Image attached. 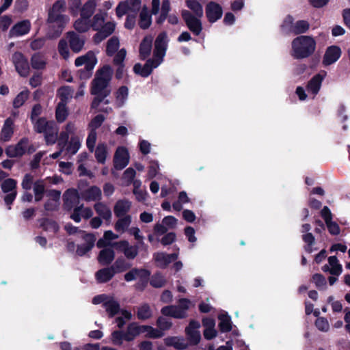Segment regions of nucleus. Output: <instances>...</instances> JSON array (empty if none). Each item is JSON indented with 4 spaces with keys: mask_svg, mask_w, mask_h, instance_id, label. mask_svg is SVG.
<instances>
[{
    "mask_svg": "<svg viewBox=\"0 0 350 350\" xmlns=\"http://www.w3.org/2000/svg\"><path fill=\"white\" fill-rule=\"evenodd\" d=\"M112 69L109 65H105L96 72L95 77L92 81L91 94L94 98L91 103V108L96 109L100 103L105 105L109 103L105 98L111 94V89L108 88L112 77Z\"/></svg>",
    "mask_w": 350,
    "mask_h": 350,
    "instance_id": "obj_1",
    "label": "nucleus"
},
{
    "mask_svg": "<svg viewBox=\"0 0 350 350\" xmlns=\"http://www.w3.org/2000/svg\"><path fill=\"white\" fill-rule=\"evenodd\" d=\"M317 42L309 36H299L292 41V55L296 59L310 57L315 51Z\"/></svg>",
    "mask_w": 350,
    "mask_h": 350,
    "instance_id": "obj_2",
    "label": "nucleus"
},
{
    "mask_svg": "<svg viewBox=\"0 0 350 350\" xmlns=\"http://www.w3.org/2000/svg\"><path fill=\"white\" fill-rule=\"evenodd\" d=\"M72 52L79 53L84 45V40L81 39L79 35L73 31L66 33V38H62L58 43V51L59 55L64 59H68L70 57V52L68 46Z\"/></svg>",
    "mask_w": 350,
    "mask_h": 350,
    "instance_id": "obj_3",
    "label": "nucleus"
},
{
    "mask_svg": "<svg viewBox=\"0 0 350 350\" xmlns=\"http://www.w3.org/2000/svg\"><path fill=\"white\" fill-rule=\"evenodd\" d=\"M150 276L151 272L150 270L135 267L126 273L124 278L126 282H131L137 278L138 282L135 285V288L137 291H144L150 282Z\"/></svg>",
    "mask_w": 350,
    "mask_h": 350,
    "instance_id": "obj_4",
    "label": "nucleus"
},
{
    "mask_svg": "<svg viewBox=\"0 0 350 350\" xmlns=\"http://www.w3.org/2000/svg\"><path fill=\"white\" fill-rule=\"evenodd\" d=\"M181 16L186 26L193 35L198 36L201 33L203 27L200 18L194 16L187 10H183L181 11Z\"/></svg>",
    "mask_w": 350,
    "mask_h": 350,
    "instance_id": "obj_5",
    "label": "nucleus"
},
{
    "mask_svg": "<svg viewBox=\"0 0 350 350\" xmlns=\"http://www.w3.org/2000/svg\"><path fill=\"white\" fill-rule=\"evenodd\" d=\"M167 33L165 31L161 32L154 41V49L153 51V59L157 62H159L161 64L163 61L164 56L165 55L167 43Z\"/></svg>",
    "mask_w": 350,
    "mask_h": 350,
    "instance_id": "obj_6",
    "label": "nucleus"
},
{
    "mask_svg": "<svg viewBox=\"0 0 350 350\" xmlns=\"http://www.w3.org/2000/svg\"><path fill=\"white\" fill-rule=\"evenodd\" d=\"M112 246L115 249L122 254L128 260H134L139 253V247L137 245H131L129 242L126 240H121L114 242Z\"/></svg>",
    "mask_w": 350,
    "mask_h": 350,
    "instance_id": "obj_7",
    "label": "nucleus"
},
{
    "mask_svg": "<svg viewBox=\"0 0 350 350\" xmlns=\"http://www.w3.org/2000/svg\"><path fill=\"white\" fill-rule=\"evenodd\" d=\"M79 193L75 189H67L63 195V208L66 211H71L77 206H79Z\"/></svg>",
    "mask_w": 350,
    "mask_h": 350,
    "instance_id": "obj_8",
    "label": "nucleus"
},
{
    "mask_svg": "<svg viewBox=\"0 0 350 350\" xmlns=\"http://www.w3.org/2000/svg\"><path fill=\"white\" fill-rule=\"evenodd\" d=\"M129 153L126 148L119 146L113 156V167L116 170H123L129 163Z\"/></svg>",
    "mask_w": 350,
    "mask_h": 350,
    "instance_id": "obj_9",
    "label": "nucleus"
},
{
    "mask_svg": "<svg viewBox=\"0 0 350 350\" xmlns=\"http://www.w3.org/2000/svg\"><path fill=\"white\" fill-rule=\"evenodd\" d=\"M12 62L16 72L20 76L26 77L29 73V65L27 59L21 52H15L12 55Z\"/></svg>",
    "mask_w": 350,
    "mask_h": 350,
    "instance_id": "obj_10",
    "label": "nucleus"
},
{
    "mask_svg": "<svg viewBox=\"0 0 350 350\" xmlns=\"http://www.w3.org/2000/svg\"><path fill=\"white\" fill-rule=\"evenodd\" d=\"M159 65V62L149 58L146 59L144 66L140 63H136L133 66V72L142 77L146 78L152 74L153 69L157 68Z\"/></svg>",
    "mask_w": 350,
    "mask_h": 350,
    "instance_id": "obj_11",
    "label": "nucleus"
},
{
    "mask_svg": "<svg viewBox=\"0 0 350 350\" xmlns=\"http://www.w3.org/2000/svg\"><path fill=\"white\" fill-rule=\"evenodd\" d=\"M29 144L27 137L21 138L15 146H8L5 148V154L8 157H20L26 153L27 146Z\"/></svg>",
    "mask_w": 350,
    "mask_h": 350,
    "instance_id": "obj_12",
    "label": "nucleus"
},
{
    "mask_svg": "<svg viewBox=\"0 0 350 350\" xmlns=\"http://www.w3.org/2000/svg\"><path fill=\"white\" fill-rule=\"evenodd\" d=\"M205 12L208 21L214 23L221 18L223 10L219 3L210 1L206 5Z\"/></svg>",
    "mask_w": 350,
    "mask_h": 350,
    "instance_id": "obj_13",
    "label": "nucleus"
},
{
    "mask_svg": "<svg viewBox=\"0 0 350 350\" xmlns=\"http://www.w3.org/2000/svg\"><path fill=\"white\" fill-rule=\"evenodd\" d=\"M47 22L49 23H55L57 25L59 29L57 31L56 36H59L64 28L65 25L68 22V17L59 12H53L51 9H49Z\"/></svg>",
    "mask_w": 350,
    "mask_h": 350,
    "instance_id": "obj_14",
    "label": "nucleus"
},
{
    "mask_svg": "<svg viewBox=\"0 0 350 350\" xmlns=\"http://www.w3.org/2000/svg\"><path fill=\"white\" fill-rule=\"evenodd\" d=\"M341 53V49L338 46L332 45L328 46L323 57V64L327 66L335 63L340 57Z\"/></svg>",
    "mask_w": 350,
    "mask_h": 350,
    "instance_id": "obj_15",
    "label": "nucleus"
},
{
    "mask_svg": "<svg viewBox=\"0 0 350 350\" xmlns=\"http://www.w3.org/2000/svg\"><path fill=\"white\" fill-rule=\"evenodd\" d=\"M31 29V23L28 20H23L16 23L10 30L9 36L18 37L28 33Z\"/></svg>",
    "mask_w": 350,
    "mask_h": 350,
    "instance_id": "obj_16",
    "label": "nucleus"
},
{
    "mask_svg": "<svg viewBox=\"0 0 350 350\" xmlns=\"http://www.w3.org/2000/svg\"><path fill=\"white\" fill-rule=\"evenodd\" d=\"M153 38L146 36L141 41L139 46V57L141 60L148 59L151 54Z\"/></svg>",
    "mask_w": 350,
    "mask_h": 350,
    "instance_id": "obj_17",
    "label": "nucleus"
},
{
    "mask_svg": "<svg viewBox=\"0 0 350 350\" xmlns=\"http://www.w3.org/2000/svg\"><path fill=\"white\" fill-rule=\"evenodd\" d=\"M74 27L76 31L80 33L88 31V1L83 5L81 18L75 22Z\"/></svg>",
    "mask_w": 350,
    "mask_h": 350,
    "instance_id": "obj_18",
    "label": "nucleus"
},
{
    "mask_svg": "<svg viewBox=\"0 0 350 350\" xmlns=\"http://www.w3.org/2000/svg\"><path fill=\"white\" fill-rule=\"evenodd\" d=\"M323 79V76L319 73L314 75L307 83V91L309 93L312 94L314 96L318 94L321 88Z\"/></svg>",
    "mask_w": 350,
    "mask_h": 350,
    "instance_id": "obj_19",
    "label": "nucleus"
},
{
    "mask_svg": "<svg viewBox=\"0 0 350 350\" xmlns=\"http://www.w3.org/2000/svg\"><path fill=\"white\" fill-rule=\"evenodd\" d=\"M14 120L9 117L3 124L1 131L0 139L3 142H8L14 134Z\"/></svg>",
    "mask_w": 350,
    "mask_h": 350,
    "instance_id": "obj_20",
    "label": "nucleus"
},
{
    "mask_svg": "<svg viewBox=\"0 0 350 350\" xmlns=\"http://www.w3.org/2000/svg\"><path fill=\"white\" fill-rule=\"evenodd\" d=\"M115 252L112 248H104L101 250L98 256V262L103 266H108L113 261Z\"/></svg>",
    "mask_w": 350,
    "mask_h": 350,
    "instance_id": "obj_21",
    "label": "nucleus"
},
{
    "mask_svg": "<svg viewBox=\"0 0 350 350\" xmlns=\"http://www.w3.org/2000/svg\"><path fill=\"white\" fill-rule=\"evenodd\" d=\"M114 275L115 273L110 266L98 270L95 273V278L98 283L103 284L110 281Z\"/></svg>",
    "mask_w": 350,
    "mask_h": 350,
    "instance_id": "obj_22",
    "label": "nucleus"
},
{
    "mask_svg": "<svg viewBox=\"0 0 350 350\" xmlns=\"http://www.w3.org/2000/svg\"><path fill=\"white\" fill-rule=\"evenodd\" d=\"M146 325H138L137 323H131L127 326V342L133 341L135 338L141 334L145 333Z\"/></svg>",
    "mask_w": 350,
    "mask_h": 350,
    "instance_id": "obj_23",
    "label": "nucleus"
},
{
    "mask_svg": "<svg viewBox=\"0 0 350 350\" xmlns=\"http://www.w3.org/2000/svg\"><path fill=\"white\" fill-rule=\"evenodd\" d=\"M131 202L128 200H119L113 207L114 215L117 217H122L129 211Z\"/></svg>",
    "mask_w": 350,
    "mask_h": 350,
    "instance_id": "obj_24",
    "label": "nucleus"
},
{
    "mask_svg": "<svg viewBox=\"0 0 350 350\" xmlns=\"http://www.w3.org/2000/svg\"><path fill=\"white\" fill-rule=\"evenodd\" d=\"M103 308L107 312L109 318L114 317L120 312V304L112 296L109 297L107 301L104 303Z\"/></svg>",
    "mask_w": 350,
    "mask_h": 350,
    "instance_id": "obj_25",
    "label": "nucleus"
},
{
    "mask_svg": "<svg viewBox=\"0 0 350 350\" xmlns=\"http://www.w3.org/2000/svg\"><path fill=\"white\" fill-rule=\"evenodd\" d=\"M218 327L221 332L227 333L232 330V322L230 316L227 313H221L218 315Z\"/></svg>",
    "mask_w": 350,
    "mask_h": 350,
    "instance_id": "obj_26",
    "label": "nucleus"
},
{
    "mask_svg": "<svg viewBox=\"0 0 350 350\" xmlns=\"http://www.w3.org/2000/svg\"><path fill=\"white\" fill-rule=\"evenodd\" d=\"M132 267V264L127 262L123 257H118L116 258L115 262L111 265L112 270L115 275L116 273H123Z\"/></svg>",
    "mask_w": 350,
    "mask_h": 350,
    "instance_id": "obj_27",
    "label": "nucleus"
},
{
    "mask_svg": "<svg viewBox=\"0 0 350 350\" xmlns=\"http://www.w3.org/2000/svg\"><path fill=\"white\" fill-rule=\"evenodd\" d=\"M74 89L68 85L62 86L57 89V96L60 99L59 103L68 104L72 98Z\"/></svg>",
    "mask_w": 350,
    "mask_h": 350,
    "instance_id": "obj_28",
    "label": "nucleus"
},
{
    "mask_svg": "<svg viewBox=\"0 0 350 350\" xmlns=\"http://www.w3.org/2000/svg\"><path fill=\"white\" fill-rule=\"evenodd\" d=\"M33 129L37 133H44L49 127L54 126V122L52 121H47L45 118H39L36 119L33 122Z\"/></svg>",
    "mask_w": 350,
    "mask_h": 350,
    "instance_id": "obj_29",
    "label": "nucleus"
},
{
    "mask_svg": "<svg viewBox=\"0 0 350 350\" xmlns=\"http://www.w3.org/2000/svg\"><path fill=\"white\" fill-rule=\"evenodd\" d=\"M108 154L107 146L105 143H98L95 148L94 156L96 161L105 164Z\"/></svg>",
    "mask_w": 350,
    "mask_h": 350,
    "instance_id": "obj_30",
    "label": "nucleus"
},
{
    "mask_svg": "<svg viewBox=\"0 0 350 350\" xmlns=\"http://www.w3.org/2000/svg\"><path fill=\"white\" fill-rule=\"evenodd\" d=\"M76 66L84 65V68L78 70V75L81 80L88 79V53L77 57L75 61Z\"/></svg>",
    "mask_w": 350,
    "mask_h": 350,
    "instance_id": "obj_31",
    "label": "nucleus"
},
{
    "mask_svg": "<svg viewBox=\"0 0 350 350\" xmlns=\"http://www.w3.org/2000/svg\"><path fill=\"white\" fill-rule=\"evenodd\" d=\"M151 22V14L149 13L148 8L144 6L139 14V26L142 29H146L150 27Z\"/></svg>",
    "mask_w": 350,
    "mask_h": 350,
    "instance_id": "obj_32",
    "label": "nucleus"
},
{
    "mask_svg": "<svg viewBox=\"0 0 350 350\" xmlns=\"http://www.w3.org/2000/svg\"><path fill=\"white\" fill-rule=\"evenodd\" d=\"M46 62L44 57L40 53H34L31 57V66L35 70H44Z\"/></svg>",
    "mask_w": 350,
    "mask_h": 350,
    "instance_id": "obj_33",
    "label": "nucleus"
},
{
    "mask_svg": "<svg viewBox=\"0 0 350 350\" xmlns=\"http://www.w3.org/2000/svg\"><path fill=\"white\" fill-rule=\"evenodd\" d=\"M40 226L44 231L52 232L54 234L57 233L59 230L58 224L49 218H43L40 221Z\"/></svg>",
    "mask_w": 350,
    "mask_h": 350,
    "instance_id": "obj_34",
    "label": "nucleus"
},
{
    "mask_svg": "<svg viewBox=\"0 0 350 350\" xmlns=\"http://www.w3.org/2000/svg\"><path fill=\"white\" fill-rule=\"evenodd\" d=\"M120 46L119 39L116 36H113L109 38L107 42L106 54L109 57L113 56L118 50Z\"/></svg>",
    "mask_w": 350,
    "mask_h": 350,
    "instance_id": "obj_35",
    "label": "nucleus"
},
{
    "mask_svg": "<svg viewBox=\"0 0 350 350\" xmlns=\"http://www.w3.org/2000/svg\"><path fill=\"white\" fill-rule=\"evenodd\" d=\"M153 258L157 267L161 269H165L170 264V260H169L167 254L163 252L154 253Z\"/></svg>",
    "mask_w": 350,
    "mask_h": 350,
    "instance_id": "obj_36",
    "label": "nucleus"
},
{
    "mask_svg": "<svg viewBox=\"0 0 350 350\" xmlns=\"http://www.w3.org/2000/svg\"><path fill=\"white\" fill-rule=\"evenodd\" d=\"M310 29V23L306 20H299L295 23L292 33L294 35H300L306 33Z\"/></svg>",
    "mask_w": 350,
    "mask_h": 350,
    "instance_id": "obj_37",
    "label": "nucleus"
},
{
    "mask_svg": "<svg viewBox=\"0 0 350 350\" xmlns=\"http://www.w3.org/2000/svg\"><path fill=\"white\" fill-rule=\"evenodd\" d=\"M81 217L88 219V208H84L83 204L73 208V213L70 215V218L75 222H79Z\"/></svg>",
    "mask_w": 350,
    "mask_h": 350,
    "instance_id": "obj_38",
    "label": "nucleus"
},
{
    "mask_svg": "<svg viewBox=\"0 0 350 350\" xmlns=\"http://www.w3.org/2000/svg\"><path fill=\"white\" fill-rule=\"evenodd\" d=\"M150 278V284L154 288H161L166 284V280L160 271H157Z\"/></svg>",
    "mask_w": 350,
    "mask_h": 350,
    "instance_id": "obj_39",
    "label": "nucleus"
},
{
    "mask_svg": "<svg viewBox=\"0 0 350 350\" xmlns=\"http://www.w3.org/2000/svg\"><path fill=\"white\" fill-rule=\"evenodd\" d=\"M185 4L193 12L194 16L198 18H201L203 16L202 5L197 0H186Z\"/></svg>",
    "mask_w": 350,
    "mask_h": 350,
    "instance_id": "obj_40",
    "label": "nucleus"
},
{
    "mask_svg": "<svg viewBox=\"0 0 350 350\" xmlns=\"http://www.w3.org/2000/svg\"><path fill=\"white\" fill-rule=\"evenodd\" d=\"M67 104L58 103L55 109V118L58 122L62 123L66 120L68 116Z\"/></svg>",
    "mask_w": 350,
    "mask_h": 350,
    "instance_id": "obj_41",
    "label": "nucleus"
},
{
    "mask_svg": "<svg viewBox=\"0 0 350 350\" xmlns=\"http://www.w3.org/2000/svg\"><path fill=\"white\" fill-rule=\"evenodd\" d=\"M72 125L70 123L67 124L66 126V131L60 133L59 137H57V146L58 148H65L66 146L68 143L69 133L71 131Z\"/></svg>",
    "mask_w": 350,
    "mask_h": 350,
    "instance_id": "obj_42",
    "label": "nucleus"
},
{
    "mask_svg": "<svg viewBox=\"0 0 350 350\" xmlns=\"http://www.w3.org/2000/svg\"><path fill=\"white\" fill-rule=\"evenodd\" d=\"M94 209L96 213L104 219L108 220L111 217V210L103 203L98 202L95 204Z\"/></svg>",
    "mask_w": 350,
    "mask_h": 350,
    "instance_id": "obj_43",
    "label": "nucleus"
},
{
    "mask_svg": "<svg viewBox=\"0 0 350 350\" xmlns=\"http://www.w3.org/2000/svg\"><path fill=\"white\" fill-rule=\"evenodd\" d=\"M16 187L17 181L15 179L11 178L5 179L1 185V190L5 193H8L12 191H17Z\"/></svg>",
    "mask_w": 350,
    "mask_h": 350,
    "instance_id": "obj_44",
    "label": "nucleus"
},
{
    "mask_svg": "<svg viewBox=\"0 0 350 350\" xmlns=\"http://www.w3.org/2000/svg\"><path fill=\"white\" fill-rule=\"evenodd\" d=\"M81 146L79 139L77 137H72L70 141L67 144L64 150L66 154H75Z\"/></svg>",
    "mask_w": 350,
    "mask_h": 350,
    "instance_id": "obj_45",
    "label": "nucleus"
},
{
    "mask_svg": "<svg viewBox=\"0 0 350 350\" xmlns=\"http://www.w3.org/2000/svg\"><path fill=\"white\" fill-rule=\"evenodd\" d=\"M45 142L47 145L54 144L57 140V130L54 126L49 127V129L44 133Z\"/></svg>",
    "mask_w": 350,
    "mask_h": 350,
    "instance_id": "obj_46",
    "label": "nucleus"
},
{
    "mask_svg": "<svg viewBox=\"0 0 350 350\" xmlns=\"http://www.w3.org/2000/svg\"><path fill=\"white\" fill-rule=\"evenodd\" d=\"M127 332L120 330H116L111 333V342L114 345L120 346L123 343V340L127 341Z\"/></svg>",
    "mask_w": 350,
    "mask_h": 350,
    "instance_id": "obj_47",
    "label": "nucleus"
},
{
    "mask_svg": "<svg viewBox=\"0 0 350 350\" xmlns=\"http://www.w3.org/2000/svg\"><path fill=\"white\" fill-rule=\"evenodd\" d=\"M137 319L142 321H145L152 317V311L150 306L148 304H144L138 308L137 312Z\"/></svg>",
    "mask_w": 350,
    "mask_h": 350,
    "instance_id": "obj_48",
    "label": "nucleus"
},
{
    "mask_svg": "<svg viewBox=\"0 0 350 350\" xmlns=\"http://www.w3.org/2000/svg\"><path fill=\"white\" fill-rule=\"evenodd\" d=\"M120 219L115 224V229L116 231H124L131 223V217L129 215H125Z\"/></svg>",
    "mask_w": 350,
    "mask_h": 350,
    "instance_id": "obj_49",
    "label": "nucleus"
},
{
    "mask_svg": "<svg viewBox=\"0 0 350 350\" xmlns=\"http://www.w3.org/2000/svg\"><path fill=\"white\" fill-rule=\"evenodd\" d=\"M105 13H98L94 16L91 22L89 19V27H92L94 30H98L104 23Z\"/></svg>",
    "mask_w": 350,
    "mask_h": 350,
    "instance_id": "obj_50",
    "label": "nucleus"
},
{
    "mask_svg": "<svg viewBox=\"0 0 350 350\" xmlns=\"http://www.w3.org/2000/svg\"><path fill=\"white\" fill-rule=\"evenodd\" d=\"M294 25V18L293 16L288 14L281 25V29L287 34L292 33Z\"/></svg>",
    "mask_w": 350,
    "mask_h": 350,
    "instance_id": "obj_51",
    "label": "nucleus"
},
{
    "mask_svg": "<svg viewBox=\"0 0 350 350\" xmlns=\"http://www.w3.org/2000/svg\"><path fill=\"white\" fill-rule=\"evenodd\" d=\"M29 97V91L28 90H24L21 92L19 94H17V96L15 97V98L13 100V107L15 109H18L21 107L23 104L25 103V101L27 100Z\"/></svg>",
    "mask_w": 350,
    "mask_h": 350,
    "instance_id": "obj_52",
    "label": "nucleus"
},
{
    "mask_svg": "<svg viewBox=\"0 0 350 350\" xmlns=\"http://www.w3.org/2000/svg\"><path fill=\"white\" fill-rule=\"evenodd\" d=\"M81 234V239L84 243L81 245H78L76 253L78 256H82L88 253V232L80 231Z\"/></svg>",
    "mask_w": 350,
    "mask_h": 350,
    "instance_id": "obj_53",
    "label": "nucleus"
},
{
    "mask_svg": "<svg viewBox=\"0 0 350 350\" xmlns=\"http://www.w3.org/2000/svg\"><path fill=\"white\" fill-rule=\"evenodd\" d=\"M68 6L70 13L72 16H77L79 13H81L83 5L81 0H69Z\"/></svg>",
    "mask_w": 350,
    "mask_h": 350,
    "instance_id": "obj_54",
    "label": "nucleus"
},
{
    "mask_svg": "<svg viewBox=\"0 0 350 350\" xmlns=\"http://www.w3.org/2000/svg\"><path fill=\"white\" fill-rule=\"evenodd\" d=\"M145 337L148 338H162L164 335V333L159 329H155L150 325H146L145 329Z\"/></svg>",
    "mask_w": 350,
    "mask_h": 350,
    "instance_id": "obj_55",
    "label": "nucleus"
},
{
    "mask_svg": "<svg viewBox=\"0 0 350 350\" xmlns=\"http://www.w3.org/2000/svg\"><path fill=\"white\" fill-rule=\"evenodd\" d=\"M185 333L190 345H197L200 342L201 340V335L198 330L185 331Z\"/></svg>",
    "mask_w": 350,
    "mask_h": 350,
    "instance_id": "obj_56",
    "label": "nucleus"
},
{
    "mask_svg": "<svg viewBox=\"0 0 350 350\" xmlns=\"http://www.w3.org/2000/svg\"><path fill=\"white\" fill-rule=\"evenodd\" d=\"M159 170V163L157 161H151L150 162V165L148 167V177L150 179H152L158 174Z\"/></svg>",
    "mask_w": 350,
    "mask_h": 350,
    "instance_id": "obj_57",
    "label": "nucleus"
},
{
    "mask_svg": "<svg viewBox=\"0 0 350 350\" xmlns=\"http://www.w3.org/2000/svg\"><path fill=\"white\" fill-rule=\"evenodd\" d=\"M105 120V116L103 114H98L94 117L90 122H89V128L97 129H98Z\"/></svg>",
    "mask_w": 350,
    "mask_h": 350,
    "instance_id": "obj_58",
    "label": "nucleus"
},
{
    "mask_svg": "<svg viewBox=\"0 0 350 350\" xmlns=\"http://www.w3.org/2000/svg\"><path fill=\"white\" fill-rule=\"evenodd\" d=\"M157 325L159 330L163 332V331L170 329L172 323L165 318L159 317L157 320Z\"/></svg>",
    "mask_w": 350,
    "mask_h": 350,
    "instance_id": "obj_59",
    "label": "nucleus"
},
{
    "mask_svg": "<svg viewBox=\"0 0 350 350\" xmlns=\"http://www.w3.org/2000/svg\"><path fill=\"white\" fill-rule=\"evenodd\" d=\"M33 183V176L31 174H26L23 176L21 186L25 191H29L31 189Z\"/></svg>",
    "mask_w": 350,
    "mask_h": 350,
    "instance_id": "obj_60",
    "label": "nucleus"
},
{
    "mask_svg": "<svg viewBox=\"0 0 350 350\" xmlns=\"http://www.w3.org/2000/svg\"><path fill=\"white\" fill-rule=\"evenodd\" d=\"M312 281L319 289L325 287L326 280L325 277L321 273H315L312 275Z\"/></svg>",
    "mask_w": 350,
    "mask_h": 350,
    "instance_id": "obj_61",
    "label": "nucleus"
},
{
    "mask_svg": "<svg viewBox=\"0 0 350 350\" xmlns=\"http://www.w3.org/2000/svg\"><path fill=\"white\" fill-rule=\"evenodd\" d=\"M327 228L328 232L332 235H338L340 232V228L339 225L332 220L325 223Z\"/></svg>",
    "mask_w": 350,
    "mask_h": 350,
    "instance_id": "obj_62",
    "label": "nucleus"
},
{
    "mask_svg": "<svg viewBox=\"0 0 350 350\" xmlns=\"http://www.w3.org/2000/svg\"><path fill=\"white\" fill-rule=\"evenodd\" d=\"M101 198V190L96 186L89 187V201L100 200Z\"/></svg>",
    "mask_w": 350,
    "mask_h": 350,
    "instance_id": "obj_63",
    "label": "nucleus"
},
{
    "mask_svg": "<svg viewBox=\"0 0 350 350\" xmlns=\"http://www.w3.org/2000/svg\"><path fill=\"white\" fill-rule=\"evenodd\" d=\"M176 239V234L175 232H170L168 233H166L164 234V236L161 239V243L164 245L167 246L169 245H171L172 243L175 241Z\"/></svg>",
    "mask_w": 350,
    "mask_h": 350,
    "instance_id": "obj_64",
    "label": "nucleus"
}]
</instances>
